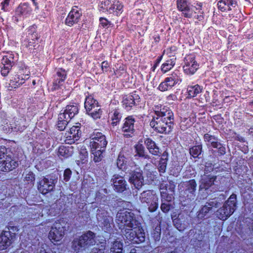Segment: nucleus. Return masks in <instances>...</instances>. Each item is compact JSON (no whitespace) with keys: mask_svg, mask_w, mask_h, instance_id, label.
Wrapping results in <instances>:
<instances>
[{"mask_svg":"<svg viewBox=\"0 0 253 253\" xmlns=\"http://www.w3.org/2000/svg\"><path fill=\"white\" fill-rule=\"evenodd\" d=\"M211 211L209 207L206 205L204 206L201 209L197 212V217L200 219H204L208 213Z\"/></svg>","mask_w":253,"mask_h":253,"instance_id":"45","label":"nucleus"},{"mask_svg":"<svg viewBox=\"0 0 253 253\" xmlns=\"http://www.w3.org/2000/svg\"><path fill=\"white\" fill-rule=\"evenodd\" d=\"M108 66H109V65H108V62L107 61H103L102 63V65H101V68H102V71L106 72L107 71Z\"/></svg>","mask_w":253,"mask_h":253,"instance_id":"63","label":"nucleus"},{"mask_svg":"<svg viewBox=\"0 0 253 253\" xmlns=\"http://www.w3.org/2000/svg\"><path fill=\"white\" fill-rule=\"evenodd\" d=\"M128 181L137 189L142 186L144 184V178L142 170L140 168H136L130 171Z\"/></svg>","mask_w":253,"mask_h":253,"instance_id":"13","label":"nucleus"},{"mask_svg":"<svg viewBox=\"0 0 253 253\" xmlns=\"http://www.w3.org/2000/svg\"><path fill=\"white\" fill-rule=\"evenodd\" d=\"M216 178V176L204 175L200 181L199 190H207L211 187Z\"/></svg>","mask_w":253,"mask_h":253,"instance_id":"24","label":"nucleus"},{"mask_svg":"<svg viewBox=\"0 0 253 253\" xmlns=\"http://www.w3.org/2000/svg\"><path fill=\"white\" fill-rule=\"evenodd\" d=\"M120 119L121 115H120L119 112H117V111H115L111 118L112 121L111 123L112 125L114 126H116L117 124L119 122Z\"/></svg>","mask_w":253,"mask_h":253,"instance_id":"49","label":"nucleus"},{"mask_svg":"<svg viewBox=\"0 0 253 253\" xmlns=\"http://www.w3.org/2000/svg\"><path fill=\"white\" fill-rule=\"evenodd\" d=\"M126 161L124 156L121 154L119 155L117 159V165L119 169H125Z\"/></svg>","mask_w":253,"mask_h":253,"instance_id":"46","label":"nucleus"},{"mask_svg":"<svg viewBox=\"0 0 253 253\" xmlns=\"http://www.w3.org/2000/svg\"><path fill=\"white\" fill-rule=\"evenodd\" d=\"M72 174V171L69 169H67L65 170L64 172V180L67 182L70 179Z\"/></svg>","mask_w":253,"mask_h":253,"instance_id":"53","label":"nucleus"},{"mask_svg":"<svg viewBox=\"0 0 253 253\" xmlns=\"http://www.w3.org/2000/svg\"><path fill=\"white\" fill-rule=\"evenodd\" d=\"M168 160V153L165 152L162 155L158 165V169L160 173H164L166 171L167 162Z\"/></svg>","mask_w":253,"mask_h":253,"instance_id":"33","label":"nucleus"},{"mask_svg":"<svg viewBox=\"0 0 253 253\" xmlns=\"http://www.w3.org/2000/svg\"><path fill=\"white\" fill-rule=\"evenodd\" d=\"M13 55L10 53L3 56L1 60L2 66L1 67V75L6 76L13 65Z\"/></svg>","mask_w":253,"mask_h":253,"instance_id":"16","label":"nucleus"},{"mask_svg":"<svg viewBox=\"0 0 253 253\" xmlns=\"http://www.w3.org/2000/svg\"><path fill=\"white\" fill-rule=\"evenodd\" d=\"M161 228L160 225H157L154 229L152 233V237L155 241H159L161 238Z\"/></svg>","mask_w":253,"mask_h":253,"instance_id":"48","label":"nucleus"},{"mask_svg":"<svg viewBox=\"0 0 253 253\" xmlns=\"http://www.w3.org/2000/svg\"><path fill=\"white\" fill-rule=\"evenodd\" d=\"M56 182L57 178L54 176L44 177L39 182L38 190L42 194H45L53 190Z\"/></svg>","mask_w":253,"mask_h":253,"instance_id":"10","label":"nucleus"},{"mask_svg":"<svg viewBox=\"0 0 253 253\" xmlns=\"http://www.w3.org/2000/svg\"><path fill=\"white\" fill-rule=\"evenodd\" d=\"M218 7L221 11L231 10V7L236 5V2L233 0H220L218 2Z\"/></svg>","mask_w":253,"mask_h":253,"instance_id":"28","label":"nucleus"},{"mask_svg":"<svg viewBox=\"0 0 253 253\" xmlns=\"http://www.w3.org/2000/svg\"><path fill=\"white\" fill-rule=\"evenodd\" d=\"M163 197H161L162 202L161 209L163 212L167 213L169 211L171 207V205L169 203L174 199V197L166 196L163 195Z\"/></svg>","mask_w":253,"mask_h":253,"instance_id":"27","label":"nucleus"},{"mask_svg":"<svg viewBox=\"0 0 253 253\" xmlns=\"http://www.w3.org/2000/svg\"><path fill=\"white\" fill-rule=\"evenodd\" d=\"M140 225L124 229L123 233L125 237L133 243L139 244L145 240V234Z\"/></svg>","mask_w":253,"mask_h":253,"instance_id":"5","label":"nucleus"},{"mask_svg":"<svg viewBox=\"0 0 253 253\" xmlns=\"http://www.w3.org/2000/svg\"><path fill=\"white\" fill-rule=\"evenodd\" d=\"M31 11L30 7L26 3L21 4L16 9V13L19 15H25Z\"/></svg>","mask_w":253,"mask_h":253,"instance_id":"39","label":"nucleus"},{"mask_svg":"<svg viewBox=\"0 0 253 253\" xmlns=\"http://www.w3.org/2000/svg\"><path fill=\"white\" fill-rule=\"evenodd\" d=\"M202 88L198 84L194 86H188L187 88L189 96L193 97L202 92Z\"/></svg>","mask_w":253,"mask_h":253,"instance_id":"38","label":"nucleus"},{"mask_svg":"<svg viewBox=\"0 0 253 253\" xmlns=\"http://www.w3.org/2000/svg\"><path fill=\"white\" fill-rule=\"evenodd\" d=\"M236 207V195L232 194L223 206L216 211L218 218L225 220L235 211Z\"/></svg>","mask_w":253,"mask_h":253,"instance_id":"4","label":"nucleus"},{"mask_svg":"<svg viewBox=\"0 0 253 253\" xmlns=\"http://www.w3.org/2000/svg\"><path fill=\"white\" fill-rule=\"evenodd\" d=\"M156 117L162 118L163 120L171 122L173 123V114L172 112L167 107L161 109L160 111H155Z\"/></svg>","mask_w":253,"mask_h":253,"instance_id":"22","label":"nucleus"},{"mask_svg":"<svg viewBox=\"0 0 253 253\" xmlns=\"http://www.w3.org/2000/svg\"><path fill=\"white\" fill-rule=\"evenodd\" d=\"M177 7L186 17L190 18L194 14V10L187 0H177Z\"/></svg>","mask_w":253,"mask_h":253,"instance_id":"19","label":"nucleus"},{"mask_svg":"<svg viewBox=\"0 0 253 253\" xmlns=\"http://www.w3.org/2000/svg\"><path fill=\"white\" fill-rule=\"evenodd\" d=\"M175 185L172 181H169L167 183L163 182L160 185L161 197L166 196L174 197Z\"/></svg>","mask_w":253,"mask_h":253,"instance_id":"17","label":"nucleus"},{"mask_svg":"<svg viewBox=\"0 0 253 253\" xmlns=\"http://www.w3.org/2000/svg\"><path fill=\"white\" fill-rule=\"evenodd\" d=\"M220 205V203L218 201L217 199H213L208 202L206 203V205L209 207L210 209L211 210L213 207L217 208Z\"/></svg>","mask_w":253,"mask_h":253,"instance_id":"50","label":"nucleus"},{"mask_svg":"<svg viewBox=\"0 0 253 253\" xmlns=\"http://www.w3.org/2000/svg\"><path fill=\"white\" fill-rule=\"evenodd\" d=\"M135 152L136 154L135 156H138L139 157H142L144 159H149L150 158L149 156L147 154L145 151L144 146L140 144H138L135 146Z\"/></svg>","mask_w":253,"mask_h":253,"instance_id":"36","label":"nucleus"},{"mask_svg":"<svg viewBox=\"0 0 253 253\" xmlns=\"http://www.w3.org/2000/svg\"><path fill=\"white\" fill-rule=\"evenodd\" d=\"M96 219L99 225L105 232L110 231L113 225V218L109 215L107 209L105 207H99L96 211Z\"/></svg>","mask_w":253,"mask_h":253,"instance_id":"3","label":"nucleus"},{"mask_svg":"<svg viewBox=\"0 0 253 253\" xmlns=\"http://www.w3.org/2000/svg\"><path fill=\"white\" fill-rule=\"evenodd\" d=\"M204 140L206 142L208 143V145H211L213 147L218 143V140L216 137L208 133H206L204 135Z\"/></svg>","mask_w":253,"mask_h":253,"instance_id":"43","label":"nucleus"},{"mask_svg":"<svg viewBox=\"0 0 253 253\" xmlns=\"http://www.w3.org/2000/svg\"><path fill=\"white\" fill-rule=\"evenodd\" d=\"M73 154V147L72 146H61L58 149V155L64 158H68Z\"/></svg>","mask_w":253,"mask_h":253,"instance_id":"32","label":"nucleus"},{"mask_svg":"<svg viewBox=\"0 0 253 253\" xmlns=\"http://www.w3.org/2000/svg\"><path fill=\"white\" fill-rule=\"evenodd\" d=\"M115 221L119 228L121 230L140 225L134 214L125 210H120L117 212Z\"/></svg>","mask_w":253,"mask_h":253,"instance_id":"1","label":"nucleus"},{"mask_svg":"<svg viewBox=\"0 0 253 253\" xmlns=\"http://www.w3.org/2000/svg\"><path fill=\"white\" fill-rule=\"evenodd\" d=\"M92 154L93 155V160L95 162H98L101 160L103 158L102 153L105 151V149L99 148L98 149H91Z\"/></svg>","mask_w":253,"mask_h":253,"instance_id":"41","label":"nucleus"},{"mask_svg":"<svg viewBox=\"0 0 253 253\" xmlns=\"http://www.w3.org/2000/svg\"><path fill=\"white\" fill-rule=\"evenodd\" d=\"M26 180L28 182H32L35 180V175L33 172H29L25 176Z\"/></svg>","mask_w":253,"mask_h":253,"instance_id":"54","label":"nucleus"},{"mask_svg":"<svg viewBox=\"0 0 253 253\" xmlns=\"http://www.w3.org/2000/svg\"><path fill=\"white\" fill-rule=\"evenodd\" d=\"M113 7H114L117 10L120 11L123 7V5L120 3L119 2H117V3H114V5H113Z\"/></svg>","mask_w":253,"mask_h":253,"instance_id":"62","label":"nucleus"},{"mask_svg":"<svg viewBox=\"0 0 253 253\" xmlns=\"http://www.w3.org/2000/svg\"><path fill=\"white\" fill-rule=\"evenodd\" d=\"M145 144L149 152L154 155H158L160 153L159 148L156 145L154 141L148 138L145 140Z\"/></svg>","mask_w":253,"mask_h":253,"instance_id":"29","label":"nucleus"},{"mask_svg":"<svg viewBox=\"0 0 253 253\" xmlns=\"http://www.w3.org/2000/svg\"><path fill=\"white\" fill-rule=\"evenodd\" d=\"M23 82H15L14 81L11 80L8 85L7 86L9 90H11L12 88H15L18 87L20 84H22Z\"/></svg>","mask_w":253,"mask_h":253,"instance_id":"52","label":"nucleus"},{"mask_svg":"<svg viewBox=\"0 0 253 253\" xmlns=\"http://www.w3.org/2000/svg\"><path fill=\"white\" fill-rule=\"evenodd\" d=\"M100 24L103 27H107L108 25H111L110 22H108V21L105 18H101L100 19Z\"/></svg>","mask_w":253,"mask_h":253,"instance_id":"60","label":"nucleus"},{"mask_svg":"<svg viewBox=\"0 0 253 253\" xmlns=\"http://www.w3.org/2000/svg\"><path fill=\"white\" fill-rule=\"evenodd\" d=\"M122 251L123 243L117 240L114 241L110 248V253H122Z\"/></svg>","mask_w":253,"mask_h":253,"instance_id":"37","label":"nucleus"},{"mask_svg":"<svg viewBox=\"0 0 253 253\" xmlns=\"http://www.w3.org/2000/svg\"><path fill=\"white\" fill-rule=\"evenodd\" d=\"M134 120L131 117L126 119V121L122 127V130L125 133L124 135L127 137L130 136L134 131Z\"/></svg>","mask_w":253,"mask_h":253,"instance_id":"23","label":"nucleus"},{"mask_svg":"<svg viewBox=\"0 0 253 253\" xmlns=\"http://www.w3.org/2000/svg\"><path fill=\"white\" fill-rule=\"evenodd\" d=\"M139 97L136 93L126 95L124 99L123 105L126 108H131L139 101Z\"/></svg>","mask_w":253,"mask_h":253,"instance_id":"26","label":"nucleus"},{"mask_svg":"<svg viewBox=\"0 0 253 253\" xmlns=\"http://www.w3.org/2000/svg\"><path fill=\"white\" fill-rule=\"evenodd\" d=\"M202 151V146L201 145H196L189 149L190 155L194 158H197Z\"/></svg>","mask_w":253,"mask_h":253,"instance_id":"42","label":"nucleus"},{"mask_svg":"<svg viewBox=\"0 0 253 253\" xmlns=\"http://www.w3.org/2000/svg\"><path fill=\"white\" fill-rule=\"evenodd\" d=\"M166 55V51L165 50L163 52V55L160 56L156 61V63L155 64V65H154V66L153 67V70L154 71L155 68L157 67V66H158V65L159 64V63L160 62L162 57L163 56H165Z\"/></svg>","mask_w":253,"mask_h":253,"instance_id":"61","label":"nucleus"},{"mask_svg":"<svg viewBox=\"0 0 253 253\" xmlns=\"http://www.w3.org/2000/svg\"><path fill=\"white\" fill-rule=\"evenodd\" d=\"M70 133L71 135L70 137H72L74 139L77 140L81 134V131L78 126H73L70 129Z\"/></svg>","mask_w":253,"mask_h":253,"instance_id":"44","label":"nucleus"},{"mask_svg":"<svg viewBox=\"0 0 253 253\" xmlns=\"http://www.w3.org/2000/svg\"><path fill=\"white\" fill-rule=\"evenodd\" d=\"M70 120L67 119L66 114H59L58 118L57 127L60 131L64 130Z\"/></svg>","mask_w":253,"mask_h":253,"instance_id":"31","label":"nucleus"},{"mask_svg":"<svg viewBox=\"0 0 253 253\" xmlns=\"http://www.w3.org/2000/svg\"><path fill=\"white\" fill-rule=\"evenodd\" d=\"M182 185L184 188L183 194L185 200L188 202L193 201L196 196L197 187L196 181L194 179H191L183 182Z\"/></svg>","mask_w":253,"mask_h":253,"instance_id":"12","label":"nucleus"},{"mask_svg":"<svg viewBox=\"0 0 253 253\" xmlns=\"http://www.w3.org/2000/svg\"><path fill=\"white\" fill-rule=\"evenodd\" d=\"M165 81L167 82V84L169 87H171L174 86L175 84L177 83L175 82V81H173V79H170L169 77L167 78Z\"/></svg>","mask_w":253,"mask_h":253,"instance_id":"55","label":"nucleus"},{"mask_svg":"<svg viewBox=\"0 0 253 253\" xmlns=\"http://www.w3.org/2000/svg\"><path fill=\"white\" fill-rule=\"evenodd\" d=\"M81 13L78 9L77 7L73 8L69 13L65 23L69 26H73L74 24L78 22L81 16Z\"/></svg>","mask_w":253,"mask_h":253,"instance_id":"20","label":"nucleus"},{"mask_svg":"<svg viewBox=\"0 0 253 253\" xmlns=\"http://www.w3.org/2000/svg\"><path fill=\"white\" fill-rule=\"evenodd\" d=\"M18 230L15 226H9L7 230L3 231L0 235V250L6 249L13 241L15 233Z\"/></svg>","mask_w":253,"mask_h":253,"instance_id":"8","label":"nucleus"},{"mask_svg":"<svg viewBox=\"0 0 253 253\" xmlns=\"http://www.w3.org/2000/svg\"><path fill=\"white\" fill-rule=\"evenodd\" d=\"M57 74L58 77L64 79H65L66 76V71L64 70H63L62 69H60L59 70H58L57 72Z\"/></svg>","mask_w":253,"mask_h":253,"instance_id":"59","label":"nucleus"},{"mask_svg":"<svg viewBox=\"0 0 253 253\" xmlns=\"http://www.w3.org/2000/svg\"><path fill=\"white\" fill-rule=\"evenodd\" d=\"M79 157L83 163H85L87 161L88 157V153L85 147H82L80 150Z\"/></svg>","mask_w":253,"mask_h":253,"instance_id":"47","label":"nucleus"},{"mask_svg":"<svg viewBox=\"0 0 253 253\" xmlns=\"http://www.w3.org/2000/svg\"><path fill=\"white\" fill-rule=\"evenodd\" d=\"M18 166V162L12 160L11 157L6 156L5 160H0V170L9 171Z\"/></svg>","mask_w":253,"mask_h":253,"instance_id":"18","label":"nucleus"},{"mask_svg":"<svg viewBox=\"0 0 253 253\" xmlns=\"http://www.w3.org/2000/svg\"><path fill=\"white\" fill-rule=\"evenodd\" d=\"M170 79H173V81H175V82L178 83L179 81H180V79L178 77L176 73L172 74L171 76L169 77Z\"/></svg>","mask_w":253,"mask_h":253,"instance_id":"64","label":"nucleus"},{"mask_svg":"<svg viewBox=\"0 0 253 253\" xmlns=\"http://www.w3.org/2000/svg\"><path fill=\"white\" fill-rule=\"evenodd\" d=\"M115 190L118 192H122L126 189V181L123 177L114 175L112 178Z\"/></svg>","mask_w":253,"mask_h":253,"instance_id":"21","label":"nucleus"},{"mask_svg":"<svg viewBox=\"0 0 253 253\" xmlns=\"http://www.w3.org/2000/svg\"><path fill=\"white\" fill-rule=\"evenodd\" d=\"M90 146L91 149H105L107 141L104 135L95 130L90 136Z\"/></svg>","mask_w":253,"mask_h":253,"instance_id":"11","label":"nucleus"},{"mask_svg":"<svg viewBox=\"0 0 253 253\" xmlns=\"http://www.w3.org/2000/svg\"><path fill=\"white\" fill-rule=\"evenodd\" d=\"M174 226L179 231H183L189 226V218L187 215L179 214L177 217H172Z\"/></svg>","mask_w":253,"mask_h":253,"instance_id":"15","label":"nucleus"},{"mask_svg":"<svg viewBox=\"0 0 253 253\" xmlns=\"http://www.w3.org/2000/svg\"><path fill=\"white\" fill-rule=\"evenodd\" d=\"M95 234L88 231L73 241L72 248L75 252H79L95 245Z\"/></svg>","mask_w":253,"mask_h":253,"instance_id":"2","label":"nucleus"},{"mask_svg":"<svg viewBox=\"0 0 253 253\" xmlns=\"http://www.w3.org/2000/svg\"><path fill=\"white\" fill-rule=\"evenodd\" d=\"M68 224L64 220H58L54 222L49 233V238L55 242L60 241L63 237Z\"/></svg>","mask_w":253,"mask_h":253,"instance_id":"6","label":"nucleus"},{"mask_svg":"<svg viewBox=\"0 0 253 253\" xmlns=\"http://www.w3.org/2000/svg\"><path fill=\"white\" fill-rule=\"evenodd\" d=\"M78 113V108L77 106L75 105H71L67 106L64 112L60 114H66L67 119L71 120Z\"/></svg>","mask_w":253,"mask_h":253,"instance_id":"30","label":"nucleus"},{"mask_svg":"<svg viewBox=\"0 0 253 253\" xmlns=\"http://www.w3.org/2000/svg\"><path fill=\"white\" fill-rule=\"evenodd\" d=\"M102 248L99 249L96 247L92 248L89 253H104V248L101 246Z\"/></svg>","mask_w":253,"mask_h":253,"instance_id":"57","label":"nucleus"},{"mask_svg":"<svg viewBox=\"0 0 253 253\" xmlns=\"http://www.w3.org/2000/svg\"><path fill=\"white\" fill-rule=\"evenodd\" d=\"M169 86L165 81L162 82L159 86V89L162 91H164L168 89Z\"/></svg>","mask_w":253,"mask_h":253,"instance_id":"56","label":"nucleus"},{"mask_svg":"<svg viewBox=\"0 0 253 253\" xmlns=\"http://www.w3.org/2000/svg\"><path fill=\"white\" fill-rule=\"evenodd\" d=\"M97 105H98L97 101L94 99L91 96H89L86 98L84 102V107L86 111Z\"/></svg>","mask_w":253,"mask_h":253,"instance_id":"40","label":"nucleus"},{"mask_svg":"<svg viewBox=\"0 0 253 253\" xmlns=\"http://www.w3.org/2000/svg\"><path fill=\"white\" fill-rule=\"evenodd\" d=\"M139 200L142 204H146L150 212L155 211L158 207V198L150 190L143 191L140 194Z\"/></svg>","mask_w":253,"mask_h":253,"instance_id":"7","label":"nucleus"},{"mask_svg":"<svg viewBox=\"0 0 253 253\" xmlns=\"http://www.w3.org/2000/svg\"><path fill=\"white\" fill-rule=\"evenodd\" d=\"M6 152V149L5 147H0V160L1 161L3 158H5V155Z\"/></svg>","mask_w":253,"mask_h":253,"instance_id":"58","label":"nucleus"},{"mask_svg":"<svg viewBox=\"0 0 253 253\" xmlns=\"http://www.w3.org/2000/svg\"><path fill=\"white\" fill-rule=\"evenodd\" d=\"M166 54L168 55V57L170 58L167 59L166 62L162 65V71L164 73L167 72L173 67L175 65L176 59L174 56L169 51V49L166 51Z\"/></svg>","mask_w":253,"mask_h":253,"instance_id":"25","label":"nucleus"},{"mask_svg":"<svg viewBox=\"0 0 253 253\" xmlns=\"http://www.w3.org/2000/svg\"><path fill=\"white\" fill-rule=\"evenodd\" d=\"M213 148L217 149V152L218 154L220 155H224L226 153L225 148L224 146H223L221 143L219 142H218Z\"/></svg>","mask_w":253,"mask_h":253,"instance_id":"51","label":"nucleus"},{"mask_svg":"<svg viewBox=\"0 0 253 253\" xmlns=\"http://www.w3.org/2000/svg\"><path fill=\"white\" fill-rule=\"evenodd\" d=\"M150 126L159 133H169L172 129L173 123L163 120L162 118L154 117L150 124Z\"/></svg>","mask_w":253,"mask_h":253,"instance_id":"9","label":"nucleus"},{"mask_svg":"<svg viewBox=\"0 0 253 253\" xmlns=\"http://www.w3.org/2000/svg\"><path fill=\"white\" fill-rule=\"evenodd\" d=\"M116 0H100L99 7L103 11H109L111 12L113 10L114 7L113 5H114Z\"/></svg>","mask_w":253,"mask_h":253,"instance_id":"34","label":"nucleus"},{"mask_svg":"<svg viewBox=\"0 0 253 253\" xmlns=\"http://www.w3.org/2000/svg\"><path fill=\"white\" fill-rule=\"evenodd\" d=\"M87 114L91 116L93 119L99 118L101 115L102 111L99 105L95 106L86 111Z\"/></svg>","mask_w":253,"mask_h":253,"instance_id":"35","label":"nucleus"},{"mask_svg":"<svg viewBox=\"0 0 253 253\" xmlns=\"http://www.w3.org/2000/svg\"><path fill=\"white\" fill-rule=\"evenodd\" d=\"M185 65L183 66L184 72L187 75H193L198 70L199 65L195 60V57L187 56L184 59Z\"/></svg>","mask_w":253,"mask_h":253,"instance_id":"14","label":"nucleus"}]
</instances>
